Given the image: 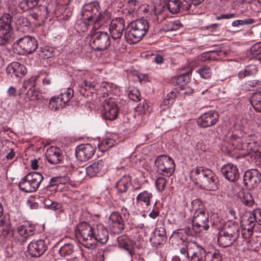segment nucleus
Wrapping results in <instances>:
<instances>
[{"label":"nucleus","instance_id":"59","mask_svg":"<svg viewBox=\"0 0 261 261\" xmlns=\"http://www.w3.org/2000/svg\"><path fill=\"white\" fill-rule=\"evenodd\" d=\"M59 176L54 177L50 179L49 184L48 186L49 188H54L59 185Z\"/></svg>","mask_w":261,"mask_h":261},{"label":"nucleus","instance_id":"23","mask_svg":"<svg viewBox=\"0 0 261 261\" xmlns=\"http://www.w3.org/2000/svg\"><path fill=\"white\" fill-rule=\"evenodd\" d=\"M221 172L224 177L229 181L234 182L239 177V172L238 167L231 163L223 166Z\"/></svg>","mask_w":261,"mask_h":261},{"label":"nucleus","instance_id":"12","mask_svg":"<svg viewBox=\"0 0 261 261\" xmlns=\"http://www.w3.org/2000/svg\"><path fill=\"white\" fill-rule=\"evenodd\" d=\"M11 19V16L8 14H4L0 18V45L6 44L12 39Z\"/></svg>","mask_w":261,"mask_h":261},{"label":"nucleus","instance_id":"57","mask_svg":"<svg viewBox=\"0 0 261 261\" xmlns=\"http://www.w3.org/2000/svg\"><path fill=\"white\" fill-rule=\"evenodd\" d=\"M246 85L252 87L253 88H258L261 86V82L259 81L253 80L248 81L246 84Z\"/></svg>","mask_w":261,"mask_h":261},{"label":"nucleus","instance_id":"29","mask_svg":"<svg viewBox=\"0 0 261 261\" xmlns=\"http://www.w3.org/2000/svg\"><path fill=\"white\" fill-rule=\"evenodd\" d=\"M17 231L20 237V242L23 243L28 238L34 234L35 229L33 226L31 225L28 226L21 225L18 227Z\"/></svg>","mask_w":261,"mask_h":261},{"label":"nucleus","instance_id":"33","mask_svg":"<svg viewBox=\"0 0 261 261\" xmlns=\"http://www.w3.org/2000/svg\"><path fill=\"white\" fill-rule=\"evenodd\" d=\"M166 230L163 227L157 228L154 231V236L151 239L154 245H159L163 243L165 238Z\"/></svg>","mask_w":261,"mask_h":261},{"label":"nucleus","instance_id":"52","mask_svg":"<svg viewBox=\"0 0 261 261\" xmlns=\"http://www.w3.org/2000/svg\"><path fill=\"white\" fill-rule=\"evenodd\" d=\"M250 51L253 56L259 55L261 54L260 43H256L252 45L250 48Z\"/></svg>","mask_w":261,"mask_h":261},{"label":"nucleus","instance_id":"7","mask_svg":"<svg viewBox=\"0 0 261 261\" xmlns=\"http://www.w3.org/2000/svg\"><path fill=\"white\" fill-rule=\"evenodd\" d=\"M240 235L239 225L235 223L226 224L219 231L218 237V244L222 247H227L232 245Z\"/></svg>","mask_w":261,"mask_h":261},{"label":"nucleus","instance_id":"22","mask_svg":"<svg viewBox=\"0 0 261 261\" xmlns=\"http://www.w3.org/2000/svg\"><path fill=\"white\" fill-rule=\"evenodd\" d=\"M99 90V83L96 76L85 79L79 86V92L83 96L86 95V91L88 90L91 92Z\"/></svg>","mask_w":261,"mask_h":261},{"label":"nucleus","instance_id":"11","mask_svg":"<svg viewBox=\"0 0 261 261\" xmlns=\"http://www.w3.org/2000/svg\"><path fill=\"white\" fill-rule=\"evenodd\" d=\"M158 171L163 176L169 177L175 171V165L172 158L166 155L158 156L154 162Z\"/></svg>","mask_w":261,"mask_h":261},{"label":"nucleus","instance_id":"45","mask_svg":"<svg viewBox=\"0 0 261 261\" xmlns=\"http://www.w3.org/2000/svg\"><path fill=\"white\" fill-rule=\"evenodd\" d=\"M241 200L244 205L249 207L252 206L254 203L251 194L249 192L245 193L244 195L241 198Z\"/></svg>","mask_w":261,"mask_h":261},{"label":"nucleus","instance_id":"62","mask_svg":"<svg viewBox=\"0 0 261 261\" xmlns=\"http://www.w3.org/2000/svg\"><path fill=\"white\" fill-rule=\"evenodd\" d=\"M69 179L67 176H59V184L64 185L68 182Z\"/></svg>","mask_w":261,"mask_h":261},{"label":"nucleus","instance_id":"37","mask_svg":"<svg viewBox=\"0 0 261 261\" xmlns=\"http://www.w3.org/2000/svg\"><path fill=\"white\" fill-rule=\"evenodd\" d=\"M250 103L253 109L257 112H261V91L253 93Z\"/></svg>","mask_w":261,"mask_h":261},{"label":"nucleus","instance_id":"26","mask_svg":"<svg viewBox=\"0 0 261 261\" xmlns=\"http://www.w3.org/2000/svg\"><path fill=\"white\" fill-rule=\"evenodd\" d=\"M7 71L12 76L21 77L27 73L25 66L17 62L10 63L7 67Z\"/></svg>","mask_w":261,"mask_h":261},{"label":"nucleus","instance_id":"8","mask_svg":"<svg viewBox=\"0 0 261 261\" xmlns=\"http://www.w3.org/2000/svg\"><path fill=\"white\" fill-rule=\"evenodd\" d=\"M179 250L184 258L190 259V261L205 260V250L195 242H189Z\"/></svg>","mask_w":261,"mask_h":261},{"label":"nucleus","instance_id":"61","mask_svg":"<svg viewBox=\"0 0 261 261\" xmlns=\"http://www.w3.org/2000/svg\"><path fill=\"white\" fill-rule=\"evenodd\" d=\"M7 93L8 95L11 97H15L17 95L16 89L14 87H10L8 89Z\"/></svg>","mask_w":261,"mask_h":261},{"label":"nucleus","instance_id":"40","mask_svg":"<svg viewBox=\"0 0 261 261\" xmlns=\"http://www.w3.org/2000/svg\"><path fill=\"white\" fill-rule=\"evenodd\" d=\"M204 261H222V256L218 251L206 252Z\"/></svg>","mask_w":261,"mask_h":261},{"label":"nucleus","instance_id":"36","mask_svg":"<svg viewBox=\"0 0 261 261\" xmlns=\"http://www.w3.org/2000/svg\"><path fill=\"white\" fill-rule=\"evenodd\" d=\"M256 223L257 222L253 211L247 213L241 220L242 226H250L254 227Z\"/></svg>","mask_w":261,"mask_h":261},{"label":"nucleus","instance_id":"31","mask_svg":"<svg viewBox=\"0 0 261 261\" xmlns=\"http://www.w3.org/2000/svg\"><path fill=\"white\" fill-rule=\"evenodd\" d=\"M104 166L105 161L99 160L86 168V173L90 177H94L102 169Z\"/></svg>","mask_w":261,"mask_h":261},{"label":"nucleus","instance_id":"15","mask_svg":"<svg viewBox=\"0 0 261 261\" xmlns=\"http://www.w3.org/2000/svg\"><path fill=\"white\" fill-rule=\"evenodd\" d=\"M101 114L102 118L106 120L112 121L117 118L119 114V109L113 99L110 98L105 100Z\"/></svg>","mask_w":261,"mask_h":261},{"label":"nucleus","instance_id":"51","mask_svg":"<svg viewBox=\"0 0 261 261\" xmlns=\"http://www.w3.org/2000/svg\"><path fill=\"white\" fill-rule=\"evenodd\" d=\"M166 27L167 31H176L179 29L180 24L178 22L169 21L166 24Z\"/></svg>","mask_w":261,"mask_h":261},{"label":"nucleus","instance_id":"24","mask_svg":"<svg viewBox=\"0 0 261 261\" xmlns=\"http://www.w3.org/2000/svg\"><path fill=\"white\" fill-rule=\"evenodd\" d=\"M94 237L95 241V248L97 242L103 244L107 242L109 239L108 231L102 224L95 225Z\"/></svg>","mask_w":261,"mask_h":261},{"label":"nucleus","instance_id":"50","mask_svg":"<svg viewBox=\"0 0 261 261\" xmlns=\"http://www.w3.org/2000/svg\"><path fill=\"white\" fill-rule=\"evenodd\" d=\"M167 180L165 177H158L155 182L156 188L158 191L162 192L164 190L166 185Z\"/></svg>","mask_w":261,"mask_h":261},{"label":"nucleus","instance_id":"21","mask_svg":"<svg viewBox=\"0 0 261 261\" xmlns=\"http://www.w3.org/2000/svg\"><path fill=\"white\" fill-rule=\"evenodd\" d=\"M261 181V173L255 169L246 171L244 175V184L250 188H254Z\"/></svg>","mask_w":261,"mask_h":261},{"label":"nucleus","instance_id":"5","mask_svg":"<svg viewBox=\"0 0 261 261\" xmlns=\"http://www.w3.org/2000/svg\"><path fill=\"white\" fill-rule=\"evenodd\" d=\"M149 28L147 20L140 18L131 22L124 33L126 41L129 44L139 42L147 34Z\"/></svg>","mask_w":261,"mask_h":261},{"label":"nucleus","instance_id":"35","mask_svg":"<svg viewBox=\"0 0 261 261\" xmlns=\"http://www.w3.org/2000/svg\"><path fill=\"white\" fill-rule=\"evenodd\" d=\"M257 72V68L256 65H249L239 72L238 76L240 79H244L246 76L254 75Z\"/></svg>","mask_w":261,"mask_h":261},{"label":"nucleus","instance_id":"4","mask_svg":"<svg viewBox=\"0 0 261 261\" xmlns=\"http://www.w3.org/2000/svg\"><path fill=\"white\" fill-rule=\"evenodd\" d=\"M194 213L192 220V228L196 233L206 231L210 228L209 214L201 201L198 199L192 202Z\"/></svg>","mask_w":261,"mask_h":261},{"label":"nucleus","instance_id":"27","mask_svg":"<svg viewBox=\"0 0 261 261\" xmlns=\"http://www.w3.org/2000/svg\"><path fill=\"white\" fill-rule=\"evenodd\" d=\"M135 117L140 119L141 121H144L147 116L151 111V108L146 101L140 102L136 108Z\"/></svg>","mask_w":261,"mask_h":261},{"label":"nucleus","instance_id":"44","mask_svg":"<svg viewBox=\"0 0 261 261\" xmlns=\"http://www.w3.org/2000/svg\"><path fill=\"white\" fill-rule=\"evenodd\" d=\"M198 72L203 79H208L210 77L212 73L211 67L207 65H204L198 69Z\"/></svg>","mask_w":261,"mask_h":261},{"label":"nucleus","instance_id":"16","mask_svg":"<svg viewBox=\"0 0 261 261\" xmlns=\"http://www.w3.org/2000/svg\"><path fill=\"white\" fill-rule=\"evenodd\" d=\"M125 26L123 18L117 17L112 19L109 25V32L112 38L119 40L123 34Z\"/></svg>","mask_w":261,"mask_h":261},{"label":"nucleus","instance_id":"53","mask_svg":"<svg viewBox=\"0 0 261 261\" xmlns=\"http://www.w3.org/2000/svg\"><path fill=\"white\" fill-rule=\"evenodd\" d=\"M179 3L180 9L181 8L186 10L190 9L191 4L192 3L191 0H179Z\"/></svg>","mask_w":261,"mask_h":261},{"label":"nucleus","instance_id":"60","mask_svg":"<svg viewBox=\"0 0 261 261\" xmlns=\"http://www.w3.org/2000/svg\"><path fill=\"white\" fill-rule=\"evenodd\" d=\"M19 7L23 11H25L29 9H32L30 7L28 3L25 2V0H22L19 4Z\"/></svg>","mask_w":261,"mask_h":261},{"label":"nucleus","instance_id":"13","mask_svg":"<svg viewBox=\"0 0 261 261\" xmlns=\"http://www.w3.org/2000/svg\"><path fill=\"white\" fill-rule=\"evenodd\" d=\"M16 45V48L19 50V53L22 55L32 54L36 50L38 46L36 40L29 36L17 40Z\"/></svg>","mask_w":261,"mask_h":261},{"label":"nucleus","instance_id":"28","mask_svg":"<svg viewBox=\"0 0 261 261\" xmlns=\"http://www.w3.org/2000/svg\"><path fill=\"white\" fill-rule=\"evenodd\" d=\"M119 246L126 250L131 257L135 254V242L125 236H120L117 239Z\"/></svg>","mask_w":261,"mask_h":261},{"label":"nucleus","instance_id":"9","mask_svg":"<svg viewBox=\"0 0 261 261\" xmlns=\"http://www.w3.org/2000/svg\"><path fill=\"white\" fill-rule=\"evenodd\" d=\"M43 178V175L39 172L29 173L20 180L18 187L24 192H34L37 190Z\"/></svg>","mask_w":261,"mask_h":261},{"label":"nucleus","instance_id":"64","mask_svg":"<svg viewBox=\"0 0 261 261\" xmlns=\"http://www.w3.org/2000/svg\"><path fill=\"white\" fill-rule=\"evenodd\" d=\"M61 207V205L60 203L57 202H52L51 204L49 206V208L50 210L55 211L60 209Z\"/></svg>","mask_w":261,"mask_h":261},{"label":"nucleus","instance_id":"38","mask_svg":"<svg viewBox=\"0 0 261 261\" xmlns=\"http://www.w3.org/2000/svg\"><path fill=\"white\" fill-rule=\"evenodd\" d=\"M64 106V103L58 96L51 97L49 100V107L51 110H58L63 108Z\"/></svg>","mask_w":261,"mask_h":261},{"label":"nucleus","instance_id":"18","mask_svg":"<svg viewBox=\"0 0 261 261\" xmlns=\"http://www.w3.org/2000/svg\"><path fill=\"white\" fill-rule=\"evenodd\" d=\"M95 151V147L90 144H82L77 147L75 156L80 161H86L92 158Z\"/></svg>","mask_w":261,"mask_h":261},{"label":"nucleus","instance_id":"6","mask_svg":"<svg viewBox=\"0 0 261 261\" xmlns=\"http://www.w3.org/2000/svg\"><path fill=\"white\" fill-rule=\"evenodd\" d=\"M95 225L83 222L77 226L75 234L79 242L85 247L93 250L95 249L94 237Z\"/></svg>","mask_w":261,"mask_h":261},{"label":"nucleus","instance_id":"14","mask_svg":"<svg viewBox=\"0 0 261 261\" xmlns=\"http://www.w3.org/2000/svg\"><path fill=\"white\" fill-rule=\"evenodd\" d=\"M132 178L129 175H124L116 183V195L120 200L126 202L129 199L128 189L131 185Z\"/></svg>","mask_w":261,"mask_h":261},{"label":"nucleus","instance_id":"2","mask_svg":"<svg viewBox=\"0 0 261 261\" xmlns=\"http://www.w3.org/2000/svg\"><path fill=\"white\" fill-rule=\"evenodd\" d=\"M190 177L196 184L206 190L215 191L218 189V178L210 169L196 167L191 170Z\"/></svg>","mask_w":261,"mask_h":261},{"label":"nucleus","instance_id":"1","mask_svg":"<svg viewBox=\"0 0 261 261\" xmlns=\"http://www.w3.org/2000/svg\"><path fill=\"white\" fill-rule=\"evenodd\" d=\"M83 23L86 28L100 29L111 19V14L106 11H100L99 4L97 2L85 4L81 12Z\"/></svg>","mask_w":261,"mask_h":261},{"label":"nucleus","instance_id":"10","mask_svg":"<svg viewBox=\"0 0 261 261\" xmlns=\"http://www.w3.org/2000/svg\"><path fill=\"white\" fill-rule=\"evenodd\" d=\"M98 29L91 28L90 45L96 51H103L110 46L111 39L107 32L97 31Z\"/></svg>","mask_w":261,"mask_h":261},{"label":"nucleus","instance_id":"41","mask_svg":"<svg viewBox=\"0 0 261 261\" xmlns=\"http://www.w3.org/2000/svg\"><path fill=\"white\" fill-rule=\"evenodd\" d=\"M114 145V141L112 139H106L102 140L98 145L99 150L104 152L111 148Z\"/></svg>","mask_w":261,"mask_h":261},{"label":"nucleus","instance_id":"47","mask_svg":"<svg viewBox=\"0 0 261 261\" xmlns=\"http://www.w3.org/2000/svg\"><path fill=\"white\" fill-rule=\"evenodd\" d=\"M10 231L9 224L3 219L0 220V234L4 237L8 236Z\"/></svg>","mask_w":261,"mask_h":261},{"label":"nucleus","instance_id":"43","mask_svg":"<svg viewBox=\"0 0 261 261\" xmlns=\"http://www.w3.org/2000/svg\"><path fill=\"white\" fill-rule=\"evenodd\" d=\"M73 252V246L71 244H66L62 246L59 253L61 256H67L70 255Z\"/></svg>","mask_w":261,"mask_h":261},{"label":"nucleus","instance_id":"20","mask_svg":"<svg viewBox=\"0 0 261 261\" xmlns=\"http://www.w3.org/2000/svg\"><path fill=\"white\" fill-rule=\"evenodd\" d=\"M108 223L110 230L114 233L119 234L124 228V225L121 216L117 212H113L111 214Z\"/></svg>","mask_w":261,"mask_h":261},{"label":"nucleus","instance_id":"19","mask_svg":"<svg viewBox=\"0 0 261 261\" xmlns=\"http://www.w3.org/2000/svg\"><path fill=\"white\" fill-rule=\"evenodd\" d=\"M219 119L217 112L210 111L202 114L197 120L198 125L201 127H207L215 125Z\"/></svg>","mask_w":261,"mask_h":261},{"label":"nucleus","instance_id":"25","mask_svg":"<svg viewBox=\"0 0 261 261\" xmlns=\"http://www.w3.org/2000/svg\"><path fill=\"white\" fill-rule=\"evenodd\" d=\"M46 157L48 162L51 164H57L62 161L63 156L60 149L57 147L50 146L46 151Z\"/></svg>","mask_w":261,"mask_h":261},{"label":"nucleus","instance_id":"42","mask_svg":"<svg viewBox=\"0 0 261 261\" xmlns=\"http://www.w3.org/2000/svg\"><path fill=\"white\" fill-rule=\"evenodd\" d=\"M54 51L52 47L45 46L41 48L39 55L43 59H48L53 56Z\"/></svg>","mask_w":261,"mask_h":261},{"label":"nucleus","instance_id":"17","mask_svg":"<svg viewBox=\"0 0 261 261\" xmlns=\"http://www.w3.org/2000/svg\"><path fill=\"white\" fill-rule=\"evenodd\" d=\"M48 247L44 240H38L32 241L28 245V251L32 257H38L42 255Z\"/></svg>","mask_w":261,"mask_h":261},{"label":"nucleus","instance_id":"63","mask_svg":"<svg viewBox=\"0 0 261 261\" xmlns=\"http://www.w3.org/2000/svg\"><path fill=\"white\" fill-rule=\"evenodd\" d=\"M58 96L61 98V100H62L63 102L65 105L66 103L68 102L70 99H71L70 97H68L67 96L65 95L63 92L61 93Z\"/></svg>","mask_w":261,"mask_h":261},{"label":"nucleus","instance_id":"56","mask_svg":"<svg viewBox=\"0 0 261 261\" xmlns=\"http://www.w3.org/2000/svg\"><path fill=\"white\" fill-rule=\"evenodd\" d=\"M257 223L261 226V208H256L253 211Z\"/></svg>","mask_w":261,"mask_h":261},{"label":"nucleus","instance_id":"49","mask_svg":"<svg viewBox=\"0 0 261 261\" xmlns=\"http://www.w3.org/2000/svg\"><path fill=\"white\" fill-rule=\"evenodd\" d=\"M128 96L132 100L139 101L140 100V94L137 88H132L129 89L128 91Z\"/></svg>","mask_w":261,"mask_h":261},{"label":"nucleus","instance_id":"32","mask_svg":"<svg viewBox=\"0 0 261 261\" xmlns=\"http://www.w3.org/2000/svg\"><path fill=\"white\" fill-rule=\"evenodd\" d=\"M192 70L186 73L175 76L172 78L171 82L173 84L179 86V88H182L190 81V73Z\"/></svg>","mask_w":261,"mask_h":261},{"label":"nucleus","instance_id":"3","mask_svg":"<svg viewBox=\"0 0 261 261\" xmlns=\"http://www.w3.org/2000/svg\"><path fill=\"white\" fill-rule=\"evenodd\" d=\"M231 147L228 149L229 151H232L236 148L238 150L244 151L245 155L255 154V156H260L259 149L260 147L257 141V138L254 135L248 136L246 138H240L235 135L231 136Z\"/></svg>","mask_w":261,"mask_h":261},{"label":"nucleus","instance_id":"55","mask_svg":"<svg viewBox=\"0 0 261 261\" xmlns=\"http://www.w3.org/2000/svg\"><path fill=\"white\" fill-rule=\"evenodd\" d=\"M193 90L188 86H184L181 88L180 94L184 96H190L193 94Z\"/></svg>","mask_w":261,"mask_h":261},{"label":"nucleus","instance_id":"39","mask_svg":"<svg viewBox=\"0 0 261 261\" xmlns=\"http://www.w3.org/2000/svg\"><path fill=\"white\" fill-rule=\"evenodd\" d=\"M166 5L168 10L173 14L178 13L180 10L178 0H166Z\"/></svg>","mask_w":261,"mask_h":261},{"label":"nucleus","instance_id":"58","mask_svg":"<svg viewBox=\"0 0 261 261\" xmlns=\"http://www.w3.org/2000/svg\"><path fill=\"white\" fill-rule=\"evenodd\" d=\"M236 17V14L234 13L222 14L216 17L217 20L222 19H229L233 18Z\"/></svg>","mask_w":261,"mask_h":261},{"label":"nucleus","instance_id":"48","mask_svg":"<svg viewBox=\"0 0 261 261\" xmlns=\"http://www.w3.org/2000/svg\"><path fill=\"white\" fill-rule=\"evenodd\" d=\"M242 235L244 239H249L253 233V227L250 226H242Z\"/></svg>","mask_w":261,"mask_h":261},{"label":"nucleus","instance_id":"30","mask_svg":"<svg viewBox=\"0 0 261 261\" xmlns=\"http://www.w3.org/2000/svg\"><path fill=\"white\" fill-rule=\"evenodd\" d=\"M186 232V230L184 229L175 230L170 238V241L173 244L178 246L181 245L183 247L185 244L188 243L185 241Z\"/></svg>","mask_w":261,"mask_h":261},{"label":"nucleus","instance_id":"46","mask_svg":"<svg viewBox=\"0 0 261 261\" xmlns=\"http://www.w3.org/2000/svg\"><path fill=\"white\" fill-rule=\"evenodd\" d=\"M254 22V19L251 18L245 19H238L232 21L231 25L233 27H237L239 26L252 24Z\"/></svg>","mask_w":261,"mask_h":261},{"label":"nucleus","instance_id":"54","mask_svg":"<svg viewBox=\"0 0 261 261\" xmlns=\"http://www.w3.org/2000/svg\"><path fill=\"white\" fill-rule=\"evenodd\" d=\"M227 217L230 221L237 219V213L233 208H228L227 213Z\"/></svg>","mask_w":261,"mask_h":261},{"label":"nucleus","instance_id":"34","mask_svg":"<svg viewBox=\"0 0 261 261\" xmlns=\"http://www.w3.org/2000/svg\"><path fill=\"white\" fill-rule=\"evenodd\" d=\"M153 195L152 193L148 191H144L139 193L136 197L137 203H144L146 206H149L150 204V200L152 198Z\"/></svg>","mask_w":261,"mask_h":261}]
</instances>
